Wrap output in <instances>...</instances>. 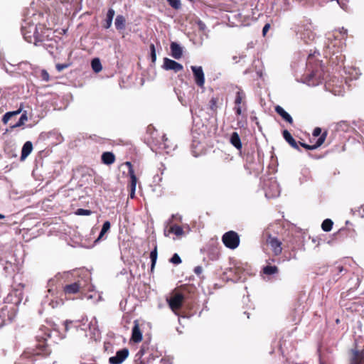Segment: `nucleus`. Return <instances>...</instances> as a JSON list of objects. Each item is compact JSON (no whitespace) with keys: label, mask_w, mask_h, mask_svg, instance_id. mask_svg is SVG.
I'll use <instances>...</instances> for the list:
<instances>
[{"label":"nucleus","mask_w":364,"mask_h":364,"mask_svg":"<svg viewBox=\"0 0 364 364\" xmlns=\"http://www.w3.org/2000/svg\"><path fill=\"white\" fill-rule=\"evenodd\" d=\"M22 34L24 39L29 43L34 41V43L36 44V41H43V37L38 33L37 26L33 23L30 24L26 22L25 24L22 26Z\"/></svg>","instance_id":"1"},{"label":"nucleus","mask_w":364,"mask_h":364,"mask_svg":"<svg viewBox=\"0 0 364 364\" xmlns=\"http://www.w3.org/2000/svg\"><path fill=\"white\" fill-rule=\"evenodd\" d=\"M222 240L225 247L232 250L237 248L240 244L239 235L234 231L225 233Z\"/></svg>","instance_id":"2"},{"label":"nucleus","mask_w":364,"mask_h":364,"mask_svg":"<svg viewBox=\"0 0 364 364\" xmlns=\"http://www.w3.org/2000/svg\"><path fill=\"white\" fill-rule=\"evenodd\" d=\"M183 299V295L180 293L175 294L169 299H167L168 306L175 314L178 315L177 311L182 306Z\"/></svg>","instance_id":"3"},{"label":"nucleus","mask_w":364,"mask_h":364,"mask_svg":"<svg viewBox=\"0 0 364 364\" xmlns=\"http://www.w3.org/2000/svg\"><path fill=\"white\" fill-rule=\"evenodd\" d=\"M83 287V282L82 279H78L77 281L65 284L63 288V291L65 295L75 294Z\"/></svg>","instance_id":"4"},{"label":"nucleus","mask_w":364,"mask_h":364,"mask_svg":"<svg viewBox=\"0 0 364 364\" xmlns=\"http://www.w3.org/2000/svg\"><path fill=\"white\" fill-rule=\"evenodd\" d=\"M280 194V188L276 180H271L268 187L265 190L267 198H276Z\"/></svg>","instance_id":"5"},{"label":"nucleus","mask_w":364,"mask_h":364,"mask_svg":"<svg viewBox=\"0 0 364 364\" xmlns=\"http://www.w3.org/2000/svg\"><path fill=\"white\" fill-rule=\"evenodd\" d=\"M129 355V350L127 348H122L118 350L115 355L109 358L110 364H121Z\"/></svg>","instance_id":"6"},{"label":"nucleus","mask_w":364,"mask_h":364,"mask_svg":"<svg viewBox=\"0 0 364 364\" xmlns=\"http://www.w3.org/2000/svg\"><path fill=\"white\" fill-rule=\"evenodd\" d=\"M196 83L200 87L205 83V75L201 66H191Z\"/></svg>","instance_id":"7"},{"label":"nucleus","mask_w":364,"mask_h":364,"mask_svg":"<svg viewBox=\"0 0 364 364\" xmlns=\"http://www.w3.org/2000/svg\"><path fill=\"white\" fill-rule=\"evenodd\" d=\"M183 68L181 64L173 60L167 58H165L164 60L163 68L166 70H173L175 73H177L182 70Z\"/></svg>","instance_id":"8"},{"label":"nucleus","mask_w":364,"mask_h":364,"mask_svg":"<svg viewBox=\"0 0 364 364\" xmlns=\"http://www.w3.org/2000/svg\"><path fill=\"white\" fill-rule=\"evenodd\" d=\"M267 242L271 247L275 255H279L282 253V242L277 238L269 237L267 240Z\"/></svg>","instance_id":"9"},{"label":"nucleus","mask_w":364,"mask_h":364,"mask_svg":"<svg viewBox=\"0 0 364 364\" xmlns=\"http://www.w3.org/2000/svg\"><path fill=\"white\" fill-rule=\"evenodd\" d=\"M142 340V333L139 328V323L137 321L134 322V325L132 328V341L134 343H139Z\"/></svg>","instance_id":"10"},{"label":"nucleus","mask_w":364,"mask_h":364,"mask_svg":"<svg viewBox=\"0 0 364 364\" xmlns=\"http://www.w3.org/2000/svg\"><path fill=\"white\" fill-rule=\"evenodd\" d=\"M171 55L175 59H180L183 55V49L177 43L172 42L171 43Z\"/></svg>","instance_id":"11"},{"label":"nucleus","mask_w":364,"mask_h":364,"mask_svg":"<svg viewBox=\"0 0 364 364\" xmlns=\"http://www.w3.org/2000/svg\"><path fill=\"white\" fill-rule=\"evenodd\" d=\"M326 134H323L322 135H321L320 137L317 139L316 144L314 145H308L304 143H300V144L301 146H302L303 147L306 148L308 150H314L321 146V144L324 142L326 139Z\"/></svg>","instance_id":"12"},{"label":"nucleus","mask_w":364,"mask_h":364,"mask_svg":"<svg viewBox=\"0 0 364 364\" xmlns=\"http://www.w3.org/2000/svg\"><path fill=\"white\" fill-rule=\"evenodd\" d=\"M110 226H111V225H110V223L109 221H105L103 223V225H102V230H101V231L100 232V235H99L97 238L94 242L95 244H97L100 241H101L102 240H105L106 238L104 236L109 230Z\"/></svg>","instance_id":"13"},{"label":"nucleus","mask_w":364,"mask_h":364,"mask_svg":"<svg viewBox=\"0 0 364 364\" xmlns=\"http://www.w3.org/2000/svg\"><path fill=\"white\" fill-rule=\"evenodd\" d=\"M33 150V144L31 141H26L21 150V159L24 160L32 151Z\"/></svg>","instance_id":"14"},{"label":"nucleus","mask_w":364,"mask_h":364,"mask_svg":"<svg viewBox=\"0 0 364 364\" xmlns=\"http://www.w3.org/2000/svg\"><path fill=\"white\" fill-rule=\"evenodd\" d=\"M275 111L278 114H279L285 121L288 122L289 123L291 124L293 122L292 117L291 115L287 113L282 107L277 106L275 107Z\"/></svg>","instance_id":"15"},{"label":"nucleus","mask_w":364,"mask_h":364,"mask_svg":"<svg viewBox=\"0 0 364 364\" xmlns=\"http://www.w3.org/2000/svg\"><path fill=\"white\" fill-rule=\"evenodd\" d=\"M115 161V156L112 152H105L102 155V161L107 165L112 164Z\"/></svg>","instance_id":"16"},{"label":"nucleus","mask_w":364,"mask_h":364,"mask_svg":"<svg viewBox=\"0 0 364 364\" xmlns=\"http://www.w3.org/2000/svg\"><path fill=\"white\" fill-rule=\"evenodd\" d=\"M283 136L284 139L294 149H299L296 141L292 137L291 134L287 130L283 131Z\"/></svg>","instance_id":"17"},{"label":"nucleus","mask_w":364,"mask_h":364,"mask_svg":"<svg viewBox=\"0 0 364 364\" xmlns=\"http://www.w3.org/2000/svg\"><path fill=\"white\" fill-rule=\"evenodd\" d=\"M230 143L237 149H241L242 143L239 134L237 132H233L230 136Z\"/></svg>","instance_id":"18"},{"label":"nucleus","mask_w":364,"mask_h":364,"mask_svg":"<svg viewBox=\"0 0 364 364\" xmlns=\"http://www.w3.org/2000/svg\"><path fill=\"white\" fill-rule=\"evenodd\" d=\"M125 18L122 15L117 16L114 21L115 27L117 30H123L125 28Z\"/></svg>","instance_id":"19"},{"label":"nucleus","mask_w":364,"mask_h":364,"mask_svg":"<svg viewBox=\"0 0 364 364\" xmlns=\"http://www.w3.org/2000/svg\"><path fill=\"white\" fill-rule=\"evenodd\" d=\"M114 10L113 9H109L107 14V18L105 21V24L104 25V27L105 28H109L112 23V20L114 16Z\"/></svg>","instance_id":"20"},{"label":"nucleus","mask_w":364,"mask_h":364,"mask_svg":"<svg viewBox=\"0 0 364 364\" xmlns=\"http://www.w3.org/2000/svg\"><path fill=\"white\" fill-rule=\"evenodd\" d=\"M169 232L174 234L176 237H180L184 235L183 228L177 225H173L169 228Z\"/></svg>","instance_id":"21"},{"label":"nucleus","mask_w":364,"mask_h":364,"mask_svg":"<svg viewBox=\"0 0 364 364\" xmlns=\"http://www.w3.org/2000/svg\"><path fill=\"white\" fill-rule=\"evenodd\" d=\"M91 66L95 73H99L102 69V64L99 58H94L91 62Z\"/></svg>","instance_id":"22"},{"label":"nucleus","mask_w":364,"mask_h":364,"mask_svg":"<svg viewBox=\"0 0 364 364\" xmlns=\"http://www.w3.org/2000/svg\"><path fill=\"white\" fill-rule=\"evenodd\" d=\"M21 112V109H19L16 111H14V112H6L4 116H3V118H2V122L4 124H7L8 122L9 121V119H11V117L14 116V115H17L18 114H20Z\"/></svg>","instance_id":"23"},{"label":"nucleus","mask_w":364,"mask_h":364,"mask_svg":"<svg viewBox=\"0 0 364 364\" xmlns=\"http://www.w3.org/2000/svg\"><path fill=\"white\" fill-rule=\"evenodd\" d=\"M315 77H316L315 73H311L307 77L306 82L309 86H316L320 83V82L318 80H314Z\"/></svg>","instance_id":"24"},{"label":"nucleus","mask_w":364,"mask_h":364,"mask_svg":"<svg viewBox=\"0 0 364 364\" xmlns=\"http://www.w3.org/2000/svg\"><path fill=\"white\" fill-rule=\"evenodd\" d=\"M333 222L331 219H326L321 224L322 230L325 232H328L332 229Z\"/></svg>","instance_id":"25"},{"label":"nucleus","mask_w":364,"mask_h":364,"mask_svg":"<svg viewBox=\"0 0 364 364\" xmlns=\"http://www.w3.org/2000/svg\"><path fill=\"white\" fill-rule=\"evenodd\" d=\"M157 256H158L157 247L155 246L154 250L150 252V259L151 261V270L154 268V266L156 264V259H157Z\"/></svg>","instance_id":"26"},{"label":"nucleus","mask_w":364,"mask_h":364,"mask_svg":"<svg viewBox=\"0 0 364 364\" xmlns=\"http://www.w3.org/2000/svg\"><path fill=\"white\" fill-rule=\"evenodd\" d=\"M136 182H137L136 176H133L132 178H131V192H130V198H134L135 196Z\"/></svg>","instance_id":"27"},{"label":"nucleus","mask_w":364,"mask_h":364,"mask_svg":"<svg viewBox=\"0 0 364 364\" xmlns=\"http://www.w3.org/2000/svg\"><path fill=\"white\" fill-rule=\"evenodd\" d=\"M28 120V117H27V114L26 112H25L23 114H21L20 119H18V121L14 124L12 126L13 128H16V127H19L22 125L24 124V123Z\"/></svg>","instance_id":"28"},{"label":"nucleus","mask_w":364,"mask_h":364,"mask_svg":"<svg viewBox=\"0 0 364 364\" xmlns=\"http://www.w3.org/2000/svg\"><path fill=\"white\" fill-rule=\"evenodd\" d=\"M263 272L265 274H274L278 272V268L276 266H266Z\"/></svg>","instance_id":"29"},{"label":"nucleus","mask_w":364,"mask_h":364,"mask_svg":"<svg viewBox=\"0 0 364 364\" xmlns=\"http://www.w3.org/2000/svg\"><path fill=\"white\" fill-rule=\"evenodd\" d=\"M245 95L242 90H240L236 93V97L235 103L236 105H240L242 103V100L245 98Z\"/></svg>","instance_id":"30"},{"label":"nucleus","mask_w":364,"mask_h":364,"mask_svg":"<svg viewBox=\"0 0 364 364\" xmlns=\"http://www.w3.org/2000/svg\"><path fill=\"white\" fill-rule=\"evenodd\" d=\"M63 304V301L62 299H58L57 298L54 297L50 299L49 302V305L53 308H56L60 306H62Z\"/></svg>","instance_id":"31"},{"label":"nucleus","mask_w":364,"mask_h":364,"mask_svg":"<svg viewBox=\"0 0 364 364\" xmlns=\"http://www.w3.org/2000/svg\"><path fill=\"white\" fill-rule=\"evenodd\" d=\"M168 4L174 9H179L181 7V0H167Z\"/></svg>","instance_id":"32"},{"label":"nucleus","mask_w":364,"mask_h":364,"mask_svg":"<svg viewBox=\"0 0 364 364\" xmlns=\"http://www.w3.org/2000/svg\"><path fill=\"white\" fill-rule=\"evenodd\" d=\"M170 262L174 264H179L181 263V259L177 253H175L170 259Z\"/></svg>","instance_id":"33"},{"label":"nucleus","mask_w":364,"mask_h":364,"mask_svg":"<svg viewBox=\"0 0 364 364\" xmlns=\"http://www.w3.org/2000/svg\"><path fill=\"white\" fill-rule=\"evenodd\" d=\"M361 362V358L358 352H355L352 358L351 364H359Z\"/></svg>","instance_id":"34"},{"label":"nucleus","mask_w":364,"mask_h":364,"mask_svg":"<svg viewBox=\"0 0 364 364\" xmlns=\"http://www.w3.org/2000/svg\"><path fill=\"white\" fill-rule=\"evenodd\" d=\"M76 214L78 215H90L91 214V211L90 210L79 208L77 210Z\"/></svg>","instance_id":"35"},{"label":"nucleus","mask_w":364,"mask_h":364,"mask_svg":"<svg viewBox=\"0 0 364 364\" xmlns=\"http://www.w3.org/2000/svg\"><path fill=\"white\" fill-rule=\"evenodd\" d=\"M150 50H151V60L153 63H154L156 60V55L155 46L154 44H151Z\"/></svg>","instance_id":"36"},{"label":"nucleus","mask_w":364,"mask_h":364,"mask_svg":"<svg viewBox=\"0 0 364 364\" xmlns=\"http://www.w3.org/2000/svg\"><path fill=\"white\" fill-rule=\"evenodd\" d=\"M125 165L127 166H128V168H129V171H128L129 175L130 178H132L133 176H136V175H135L134 169L132 168V163L129 162V161H127L125 163Z\"/></svg>","instance_id":"37"},{"label":"nucleus","mask_w":364,"mask_h":364,"mask_svg":"<svg viewBox=\"0 0 364 364\" xmlns=\"http://www.w3.org/2000/svg\"><path fill=\"white\" fill-rule=\"evenodd\" d=\"M69 67V64H57L56 65V69L58 72H61L62 70H63L64 69L67 68Z\"/></svg>","instance_id":"38"},{"label":"nucleus","mask_w":364,"mask_h":364,"mask_svg":"<svg viewBox=\"0 0 364 364\" xmlns=\"http://www.w3.org/2000/svg\"><path fill=\"white\" fill-rule=\"evenodd\" d=\"M197 25H198V27L199 28V30L202 31H205V29H206V26L205 24L200 20H198L197 21Z\"/></svg>","instance_id":"39"},{"label":"nucleus","mask_w":364,"mask_h":364,"mask_svg":"<svg viewBox=\"0 0 364 364\" xmlns=\"http://www.w3.org/2000/svg\"><path fill=\"white\" fill-rule=\"evenodd\" d=\"M41 77H42L43 80L45 81L49 80V75H48V72L44 70H42V72H41Z\"/></svg>","instance_id":"40"},{"label":"nucleus","mask_w":364,"mask_h":364,"mask_svg":"<svg viewBox=\"0 0 364 364\" xmlns=\"http://www.w3.org/2000/svg\"><path fill=\"white\" fill-rule=\"evenodd\" d=\"M321 129L319 128V127H316L314 129V132H313V136H318L321 135Z\"/></svg>","instance_id":"41"},{"label":"nucleus","mask_w":364,"mask_h":364,"mask_svg":"<svg viewBox=\"0 0 364 364\" xmlns=\"http://www.w3.org/2000/svg\"><path fill=\"white\" fill-rule=\"evenodd\" d=\"M202 272H203V269L200 266H197L194 269V272L198 275L202 273Z\"/></svg>","instance_id":"42"},{"label":"nucleus","mask_w":364,"mask_h":364,"mask_svg":"<svg viewBox=\"0 0 364 364\" xmlns=\"http://www.w3.org/2000/svg\"><path fill=\"white\" fill-rule=\"evenodd\" d=\"M45 344L43 343L41 345V349L38 350L36 352V354H42V353H44V350H45Z\"/></svg>","instance_id":"43"},{"label":"nucleus","mask_w":364,"mask_h":364,"mask_svg":"<svg viewBox=\"0 0 364 364\" xmlns=\"http://www.w3.org/2000/svg\"><path fill=\"white\" fill-rule=\"evenodd\" d=\"M269 28H270V25L269 23H267L264 25V26L263 27V29H262V33L264 36L269 31Z\"/></svg>","instance_id":"44"},{"label":"nucleus","mask_w":364,"mask_h":364,"mask_svg":"<svg viewBox=\"0 0 364 364\" xmlns=\"http://www.w3.org/2000/svg\"><path fill=\"white\" fill-rule=\"evenodd\" d=\"M235 111H236L237 114H238V115L241 114L242 109L240 105H237V107H235Z\"/></svg>","instance_id":"45"},{"label":"nucleus","mask_w":364,"mask_h":364,"mask_svg":"<svg viewBox=\"0 0 364 364\" xmlns=\"http://www.w3.org/2000/svg\"><path fill=\"white\" fill-rule=\"evenodd\" d=\"M172 218L178 220L179 221H181L182 220V217L179 215H173Z\"/></svg>","instance_id":"46"},{"label":"nucleus","mask_w":364,"mask_h":364,"mask_svg":"<svg viewBox=\"0 0 364 364\" xmlns=\"http://www.w3.org/2000/svg\"><path fill=\"white\" fill-rule=\"evenodd\" d=\"M339 33L342 35H346L347 34V30L342 28L339 30Z\"/></svg>","instance_id":"47"},{"label":"nucleus","mask_w":364,"mask_h":364,"mask_svg":"<svg viewBox=\"0 0 364 364\" xmlns=\"http://www.w3.org/2000/svg\"><path fill=\"white\" fill-rule=\"evenodd\" d=\"M73 322L72 321H66L65 322V329L68 330V324L69 323H72Z\"/></svg>","instance_id":"48"},{"label":"nucleus","mask_w":364,"mask_h":364,"mask_svg":"<svg viewBox=\"0 0 364 364\" xmlns=\"http://www.w3.org/2000/svg\"><path fill=\"white\" fill-rule=\"evenodd\" d=\"M170 233H171V232H169V230H168V231H167V230H164V235H165L166 237H168Z\"/></svg>","instance_id":"49"},{"label":"nucleus","mask_w":364,"mask_h":364,"mask_svg":"<svg viewBox=\"0 0 364 364\" xmlns=\"http://www.w3.org/2000/svg\"><path fill=\"white\" fill-rule=\"evenodd\" d=\"M48 293H50L52 296H53V290L51 289H48Z\"/></svg>","instance_id":"50"},{"label":"nucleus","mask_w":364,"mask_h":364,"mask_svg":"<svg viewBox=\"0 0 364 364\" xmlns=\"http://www.w3.org/2000/svg\"><path fill=\"white\" fill-rule=\"evenodd\" d=\"M4 218H5V215L0 213V219H4Z\"/></svg>","instance_id":"51"},{"label":"nucleus","mask_w":364,"mask_h":364,"mask_svg":"<svg viewBox=\"0 0 364 364\" xmlns=\"http://www.w3.org/2000/svg\"><path fill=\"white\" fill-rule=\"evenodd\" d=\"M163 140H164V141H166V140H167V138L166 137V136H165V135H164V136H163Z\"/></svg>","instance_id":"52"},{"label":"nucleus","mask_w":364,"mask_h":364,"mask_svg":"<svg viewBox=\"0 0 364 364\" xmlns=\"http://www.w3.org/2000/svg\"><path fill=\"white\" fill-rule=\"evenodd\" d=\"M339 271H340V272H342V271H343V267H339Z\"/></svg>","instance_id":"53"},{"label":"nucleus","mask_w":364,"mask_h":364,"mask_svg":"<svg viewBox=\"0 0 364 364\" xmlns=\"http://www.w3.org/2000/svg\"><path fill=\"white\" fill-rule=\"evenodd\" d=\"M233 60H235L236 62H237V57H236V56H234V57H233Z\"/></svg>","instance_id":"54"},{"label":"nucleus","mask_w":364,"mask_h":364,"mask_svg":"<svg viewBox=\"0 0 364 364\" xmlns=\"http://www.w3.org/2000/svg\"><path fill=\"white\" fill-rule=\"evenodd\" d=\"M328 41H331V37H330V36H329V37H328Z\"/></svg>","instance_id":"55"}]
</instances>
